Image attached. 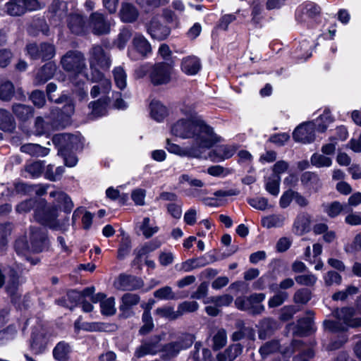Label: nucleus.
I'll return each instance as SVG.
<instances>
[{
	"label": "nucleus",
	"instance_id": "f257e3e1",
	"mask_svg": "<svg viewBox=\"0 0 361 361\" xmlns=\"http://www.w3.org/2000/svg\"><path fill=\"white\" fill-rule=\"evenodd\" d=\"M171 133L182 139H192L193 145L200 149H209L219 141L213 128L201 117L183 118L174 123Z\"/></svg>",
	"mask_w": 361,
	"mask_h": 361
},
{
	"label": "nucleus",
	"instance_id": "f03ea898",
	"mask_svg": "<svg viewBox=\"0 0 361 361\" xmlns=\"http://www.w3.org/2000/svg\"><path fill=\"white\" fill-rule=\"evenodd\" d=\"M35 209V219L42 225L47 226L53 230H61L66 231L68 226V221L66 224H60L57 219V210L56 208L50 209L47 207L44 200L29 199L23 201L16 206V210L18 213L30 212Z\"/></svg>",
	"mask_w": 361,
	"mask_h": 361
},
{
	"label": "nucleus",
	"instance_id": "7ed1b4c3",
	"mask_svg": "<svg viewBox=\"0 0 361 361\" xmlns=\"http://www.w3.org/2000/svg\"><path fill=\"white\" fill-rule=\"evenodd\" d=\"M332 314L338 321L325 320L324 326L331 332L345 331L348 328L361 326V318L355 317V310L352 307L336 309Z\"/></svg>",
	"mask_w": 361,
	"mask_h": 361
},
{
	"label": "nucleus",
	"instance_id": "20e7f679",
	"mask_svg": "<svg viewBox=\"0 0 361 361\" xmlns=\"http://www.w3.org/2000/svg\"><path fill=\"white\" fill-rule=\"evenodd\" d=\"M149 73L151 82L154 85L167 84L171 81L173 73V63L159 62L153 66L146 63L138 67L135 74L138 78L144 77Z\"/></svg>",
	"mask_w": 361,
	"mask_h": 361
},
{
	"label": "nucleus",
	"instance_id": "39448f33",
	"mask_svg": "<svg viewBox=\"0 0 361 361\" xmlns=\"http://www.w3.org/2000/svg\"><path fill=\"white\" fill-rule=\"evenodd\" d=\"M61 64L64 71L73 73L74 78L83 73L87 68L84 54L76 50L67 51L62 56Z\"/></svg>",
	"mask_w": 361,
	"mask_h": 361
},
{
	"label": "nucleus",
	"instance_id": "423d86ee",
	"mask_svg": "<svg viewBox=\"0 0 361 361\" xmlns=\"http://www.w3.org/2000/svg\"><path fill=\"white\" fill-rule=\"evenodd\" d=\"M88 61L92 73H95V71H99V68L108 69L111 64L109 51L105 50L102 46L99 44H94L90 49Z\"/></svg>",
	"mask_w": 361,
	"mask_h": 361
},
{
	"label": "nucleus",
	"instance_id": "0eeeda50",
	"mask_svg": "<svg viewBox=\"0 0 361 361\" xmlns=\"http://www.w3.org/2000/svg\"><path fill=\"white\" fill-rule=\"evenodd\" d=\"M29 239L32 252H41L49 245L47 230L40 227H30Z\"/></svg>",
	"mask_w": 361,
	"mask_h": 361
},
{
	"label": "nucleus",
	"instance_id": "6e6552de",
	"mask_svg": "<svg viewBox=\"0 0 361 361\" xmlns=\"http://www.w3.org/2000/svg\"><path fill=\"white\" fill-rule=\"evenodd\" d=\"M6 285V291L11 297L18 293L19 274L13 268L7 267L0 269V288Z\"/></svg>",
	"mask_w": 361,
	"mask_h": 361
},
{
	"label": "nucleus",
	"instance_id": "1a4fd4ad",
	"mask_svg": "<svg viewBox=\"0 0 361 361\" xmlns=\"http://www.w3.org/2000/svg\"><path fill=\"white\" fill-rule=\"evenodd\" d=\"M315 125L313 121L304 123L298 126L293 133L294 140L302 143H310L315 139Z\"/></svg>",
	"mask_w": 361,
	"mask_h": 361
},
{
	"label": "nucleus",
	"instance_id": "9d476101",
	"mask_svg": "<svg viewBox=\"0 0 361 361\" xmlns=\"http://www.w3.org/2000/svg\"><path fill=\"white\" fill-rule=\"evenodd\" d=\"M90 80L97 83L91 88L90 95L92 98H95L102 94H108L111 88V81L105 78L103 73L99 71H95V73H92Z\"/></svg>",
	"mask_w": 361,
	"mask_h": 361
},
{
	"label": "nucleus",
	"instance_id": "9b49d317",
	"mask_svg": "<svg viewBox=\"0 0 361 361\" xmlns=\"http://www.w3.org/2000/svg\"><path fill=\"white\" fill-rule=\"evenodd\" d=\"M147 32L154 39L162 41L171 33V28L161 23L157 17H153L147 25Z\"/></svg>",
	"mask_w": 361,
	"mask_h": 361
},
{
	"label": "nucleus",
	"instance_id": "f8f14e48",
	"mask_svg": "<svg viewBox=\"0 0 361 361\" xmlns=\"http://www.w3.org/2000/svg\"><path fill=\"white\" fill-rule=\"evenodd\" d=\"M49 196L54 199V206L49 207V208H56L57 214L59 213V208H61L66 213H70L72 211L74 206L73 202L66 192L61 190H53L49 192ZM47 207H48L47 205Z\"/></svg>",
	"mask_w": 361,
	"mask_h": 361
},
{
	"label": "nucleus",
	"instance_id": "ddd939ff",
	"mask_svg": "<svg viewBox=\"0 0 361 361\" xmlns=\"http://www.w3.org/2000/svg\"><path fill=\"white\" fill-rule=\"evenodd\" d=\"M144 283L141 279L126 274H121L115 282L118 290L132 291L141 288Z\"/></svg>",
	"mask_w": 361,
	"mask_h": 361
},
{
	"label": "nucleus",
	"instance_id": "4468645a",
	"mask_svg": "<svg viewBox=\"0 0 361 361\" xmlns=\"http://www.w3.org/2000/svg\"><path fill=\"white\" fill-rule=\"evenodd\" d=\"M90 25L95 35H105L110 32L111 23L103 14L95 12L90 17Z\"/></svg>",
	"mask_w": 361,
	"mask_h": 361
},
{
	"label": "nucleus",
	"instance_id": "2eb2a0df",
	"mask_svg": "<svg viewBox=\"0 0 361 361\" xmlns=\"http://www.w3.org/2000/svg\"><path fill=\"white\" fill-rule=\"evenodd\" d=\"M140 301V297L135 293H127L122 295L120 300L119 310L122 315L130 317L133 315V307L137 305Z\"/></svg>",
	"mask_w": 361,
	"mask_h": 361
},
{
	"label": "nucleus",
	"instance_id": "dca6fc26",
	"mask_svg": "<svg viewBox=\"0 0 361 361\" xmlns=\"http://www.w3.org/2000/svg\"><path fill=\"white\" fill-rule=\"evenodd\" d=\"M166 149L170 152L180 157H189L200 158L202 151L195 146L182 148L179 145L171 143L169 139L166 140Z\"/></svg>",
	"mask_w": 361,
	"mask_h": 361
},
{
	"label": "nucleus",
	"instance_id": "f3484780",
	"mask_svg": "<svg viewBox=\"0 0 361 361\" xmlns=\"http://www.w3.org/2000/svg\"><path fill=\"white\" fill-rule=\"evenodd\" d=\"M118 16L122 22L131 23L138 18L139 11L132 3L123 2L121 5Z\"/></svg>",
	"mask_w": 361,
	"mask_h": 361
},
{
	"label": "nucleus",
	"instance_id": "a211bd4d",
	"mask_svg": "<svg viewBox=\"0 0 361 361\" xmlns=\"http://www.w3.org/2000/svg\"><path fill=\"white\" fill-rule=\"evenodd\" d=\"M202 64L199 58L188 56L183 58L180 63L181 71L188 75H195L201 69Z\"/></svg>",
	"mask_w": 361,
	"mask_h": 361
},
{
	"label": "nucleus",
	"instance_id": "6ab92c4d",
	"mask_svg": "<svg viewBox=\"0 0 361 361\" xmlns=\"http://www.w3.org/2000/svg\"><path fill=\"white\" fill-rule=\"evenodd\" d=\"M302 186L310 192H317L322 188V182L319 176L311 171L304 172L300 176Z\"/></svg>",
	"mask_w": 361,
	"mask_h": 361
},
{
	"label": "nucleus",
	"instance_id": "aec40b11",
	"mask_svg": "<svg viewBox=\"0 0 361 361\" xmlns=\"http://www.w3.org/2000/svg\"><path fill=\"white\" fill-rule=\"evenodd\" d=\"M56 71V66L54 63H47L39 68L35 77L34 84L40 85L50 80Z\"/></svg>",
	"mask_w": 361,
	"mask_h": 361
},
{
	"label": "nucleus",
	"instance_id": "412c9836",
	"mask_svg": "<svg viewBox=\"0 0 361 361\" xmlns=\"http://www.w3.org/2000/svg\"><path fill=\"white\" fill-rule=\"evenodd\" d=\"M109 103V99L106 97H102L97 101L91 102L89 104V108L91 109L90 118L94 119L106 115Z\"/></svg>",
	"mask_w": 361,
	"mask_h": 361
},
{
	"label": "nucleus",
	"instance_id": "4be33fe9",
	"mask_svg": "<svg viewBox=\"0 0 361 361\" xmlns=\"http://www.w3.org/2000/svg\"><path fill=\"white\" fill-rule=\"evenodd\" d=\"M320 13V8L313 3H308L299 7L296 11V18L301 22L307 18H313Z\"/></svg>",
	"mask_w": 361,
	"mask_h": 361
},
{
	"label": "nucleus",
	"instance_id": "5701e85b",
	"mask_svg": "<svg viewBox=\"0 0 361 361\" xmlns=\"http://www.w3.org/2000/svg\"><path fill=\"white\" fill-rule=\"evenodd\" d=\"M49 118L51 123V128L54 130H58L65 128L68 123L70 118L61 113V109L53 108L51 110Z\"/></svg>",
	"mask_w": 361,
	"mask_h": 361
},
{
	"label": "nucleus",
	"instance_id": "b1692460",
	"mask_svg": "<svg viewBox=\"0 0 361 361\" xmlns=\"http://www.w3.org/2000/svg\"><path fill=\"white\" fill-rule=\"evenodd\" d=\"M133 45L143 57H147L152 53V47L149 41L141 34H135L133 39Z\"/></svg>",
	"mask_w": 361,
	"mask_h": 361
},
{
	"label": "nucleus",
	"instance_id": "393cba45",
	"mask_svg": "<svg viewBox=\"0 0 361 361\" xmlns=\"http://www.w3.org/2000/svg\"><path fill=\"white\" fill-rule=\"evenodd\" d=\"M154 341L147 342L142 343L140 347H138L135 352V355L140 358L144 357L146 355L149 354H155L157 353L160 348L159 343L160 339L157 337L154 338Z\"/></svg>",
	"mask_w": 361,
	"mask_h": 361
},
{
	"label": "nucleus",
	"instance_id": "a878e982",
	"mask_svg": "<svg viewBox=\"0 0 361 361\" xmlns=\"http://www.w3.org/2000/svg\"><path fill=\"white\" fill-rule=\"evenodd\" d=\"M243 346L240 343L231 345L223 353L217 355L218 361H233L238 355L242 353Z\"/></svg>",
	"mask_w": 361,
	"mask_h": 361
},
{
	"label": "nucleus",
	"instance_id": "bb28decb",
	"mask_svg": "<svg viewBox=\"0 0 361 361\" xmlns=\"http://www.w3.org/2000/svg\"><path fill=\"white\" fill-rule=\"evenodd\" d=\"M236 152V147L233 145H219L210 152V157H216V161L231 158Z\"/></svg>",
	"mask_w": 361,
	"mask_h": 361
},
{
	"label": "nucleus",
	"instance_id": "cd10ccee",
	"mask_svg": "<svg viewBox=\"0 0 361 361\" xmlns=\"http://www.w3.org/2000/svg\"><path fill=\"white\" fill-rule=\"evenodd\" d=\"M20 151L32 157H45L50 150L38 144L27 143L20 147Z\"/></svg>",
	"mask_w": 361,
	"mask_h": 361
},
{
	"label": "nucleus",
	"instance_id": "c85d7f7f",
	"mask_svg": "<svg viewBox=\"0 0 361 361\" xmlns=\"http://www.w3.org/2000/svg\"><path fill=\"white\" fill-rule=\"evenodd\" d=\"M68 25L71 31L76 35H80L85 32V21L83 18L79 14L69 15L68 17Z\"/></svg>",
	"mask_w": 361,
	"mask_h": 361
},
{
	"label": "nucleus",
	"instance_id": "c756f323",
	"mask_svg": "<svg viewBox=\"0 0 361 361\" xmlns=\"http://www.w3.org/2000/svg\"><path fill=\"white\" fill-rule=\"evenodd\" d=\"M277 328V323L271 318H264L259 322V338L265 339L271 335Z\"/></svg>",
	"mask_w": 361,
	"mask_h": 361
},
{
	"label": "nucleus",
	"instance_id": "7c9ffc66",
	"mask_svg": "<svg viewBox=\"0 0 361 361\" xmlns=\"http://www.w3.org/2000/svg\"><path fill=\"white\" fill-rule=\"evenodd\" d=\"M149 108L152 118L158 122L162 121L168 114L166 107L159 101L152 100Z\"/></svg>",
	"mask_w": 361,
	"mask_h": 361
},
{
	"label": "nucleus",
	"instance_id": "2f4dec72",
	"mask_svg": "<svg viewBox=\"0 0 361 361\" xmlns=\"http://www.w3.org/2000/svg\"><path fill=\"white\" fill-rule=\"evenodd\" d=\"M285 216L282 214H274L262 218V226L267 228L281 227L285 221Z\"/></svg>",
	"mask_w": 361,
	"mask_h": 361
},
{
	"label": "nucleus",
	"instance_id": "473e14b6",
	"mask_svg": "<svg viewBox=\"0 0 361 361\" xmlns=\"http://www.w3.org/2000/svg\"><path fill=\"white\" fill-rule=\"evenodd\" d=\"M71 352L70 345L65 341H61L54 348L53 355L57 361H68Z\"/></svg>",
	"mask_w": 361,
	"mask_h": 361
},
{
	"label": "nucleus",
	"instance_id": "72a5a7b5",
	"mask_svg": "<svg viewBox=\"0 0 361 361\" xmlns=\"http://www.w3.org/2000/svg\"><path fill=\"white\" fill-rule=\"evenodd\" d=\"M44 162L37 161L28 164L22 171V176L25 178H37L39 177L44 169Z\"/></svg>",
	"mask_w": 361,
	"mask_h": 361
},
{
	"label": "nucleus",
	"instance_id": "f704fd0d",
	"mask_svg": "<svg viewBox=\"0 0 361 361\" xmlns=\"http://www.w3.org/2000/svg\"><path fill=\"white\" fill-rule=\"evenodd\" d=\"M333 121L334 118L331 116L329 110L326 109L324 113L313 122L314 123L317 131L323 133L326 130L329 125Z\"/></svg>",
	"mask_w": 361,
	"mask_h": 361
},
{
	"label": "nucleus",
	"instance_id": "c9c22d12",
	"mask_svg": "<svg viewBox=\"0 0 361 361\" xmlns=\"http://www.w3.org/2000/svg\"><path fill=\"white\" fill-rule=\"evenodd\" d=\"M16 128V122L10 113L0 109V129L12 132Z\"/></svg>",
	"mask_w": 361,
	"mask_h": 361
},
{
	"label": "nucleus",
	"instance_id": "e433bc0d",
	"mask_svg": "<svg viewBox=\"0 0 361 361\" xmlns=\"http://www.w3.org/2000/svg\"><path fill=\"white\" fill-rule=\"evenodd\" d=\"M66 296L68 303L65 300H59L58 302L59 305L66 306L71 310L75 307L82 300V294L75 290L68 291Z\"/></svg>",
	"mask_w": 361,
	"mask_h": 361
},
{
	"label": "nucleus",
	"instance_id": "4c0bfd02",
	"mask_svg": "<svg viewBox=\"0 0 361 361\" xmlns=\"http://www.w3.org/2000/svg\"><path fill=\"white\" fill-rule=\"evenodd\" d=\"M14 248L18 255L25 257L26 259H28V255L32 251L30 245L27 243L26 235L19 237L16 240Z\"/></svg>",
	"mask_w": 361,
	"mask_h": 361
},
{
	"label": "nucleus",
	"instance_id": "58836bf2",
	"mask_svg": "<svg viewBox=\"0 0 361 361\" xmlns=\"http://www.w3.org/2000/svg\"><path fill=\"white\" fill-rule=\"evenodd\" d=\"M8 14L13 16H18L25 13L23 4L21 0H9L5 5Z\"/></svg>",
	"mask_w": 361,
	"mask_h": 361
},
{
	"label": "nucleus",
	"instance_id": "ea45409f",
	"mask_svg": "<svg viewBox=\"0 0 361 361\" xmlns=\"http://www.w3.org/2000/svg\"><path fill=\"white\" fill-rule=\"evenodd\" d=\"M264 293H253L249 296L250 300L252 306V314H262L265 308L260 303L265 299Z\"/></svg>",
	"mask_w": 361,
	"mask_h": 361
},
{
	"label": "nucleus",
	"instance_id": "a19ab883",
	"mask_svg": "<svg viewBox=\"0 0 361 361\" xmlns=\"http://www.w3.org/2000/svg\"><path fill=\"white\" fill-rule=\"evenodd\" d=\"M13 112L20 120L25 121L32 116V108L25 104H14Z\"/></svg>",
	"mask_w": 361,
	"mask_h": 361
},
{
	"label": "nucleus",
	"instance_id": "79ce46f5",
	"mask_svg": "<svg viewBox=\"0 0 361 361\" xmlns=\"http://www.w3.org/2000/svg\"><path fill=\"white\" fill-rule=\"evenodd\" d=\"M323 211L331 218L337 216L343 209V206L338 201H334L331 203L322 204Z\"/></svg>",
	"mask_w": 361,
	"mask_h": 361
},
{
	"label": "nucleus",
	"instance_id": "37998d69",
	"mask_svg": "<svg viewBox=\"0 0 361 361\" xmlns=\"http://www.w3.org/2000/svg\"><path fill=\"white\" fill-rule=\"evenodd\" d=\"M13 226L11 223L0 224V251H4L8 244V236L11 234Z\"/></svg>",
	"mask_w": 361,
	"mask_h": 361
},
{
	"label": "nucleus",
	"instance_id": "c03bdc74",
	"mask_svg": "<svg viewBox=\"0 0 361 361\" xmlns=\"http://www.w3.org/2000/svg\"><path fill=\"white\" fill-rule=\"evenodd\" d=\"M142 321L143 325L140 329L139 332L142 335H145L149 333L154 328L153 319L149 309H147L144 311L142 315Z\"/></svg>",
	"mask_w": 361,
	"mask_h": 361
},
{
	"label": "nucleus",
	"instance_id": "a18cd8bd",
	"mask_svg": "<svg viewBox=\"0 0 361 361\" xmlns=\"http://www.w3.org/2000/svg\"><path fill=\"white\" fill-rule=\"evenodd\" d=\"M170 0H136V3L146 12H149L161 5L169 2Z\"/></svg>",
	"mask_w": 361,
	"mask_h": 361
},
{
	"label": "nucleus",
	"instance_id": "49530a36",
	"mask_svg": "<svg viewBox=\"0 0 361 361\" xmlns=\"http://www.w3.org/2000/svg\"><path fill=\"white\" fill-rule=\"evenodd\" d=\"M276 293L269 298L268 306L269 308H274L281 306L289 297L287 292L283 290L275 291Z\"/></svg>",
	"mask_w": 361,
	"mask_h": 361
},
{
	"label": "nucleus",
	"instance_id": "de8ad7c7",
	"mask_svg": "<svg viewBox=\"0 0 361 361\" xmlns=\"http://www.w3.org/2000/svg\"><path fill=\"white\" fill-rule=\"evenodd\" d=\"M47 121L42 117H37L35 121V132L38 135H43L53 130L51 123L49 117L46 118Z\"/></svg>",
	"mask_w": 361,
	"mask_h": 361
},
{
	"label": "nucleus",
	"instance_id": "09e8293b",
	"mask_svg": "<svg viewBox=\"0 0 361 361\" xmlns=\"http://www.w3.org/2000/svg\"><path fill=\"white\" fill-rule=\"evenodd\" d=\"M14 94V87L10 81H3L0 83V99L9 101Z\"/></svg>",
	"mask_w": 361,
	"mask_h": 361
},
{
	"label": "nucleus",
	"instance_id": "8fccbe9b",
	"mask_svg": "<svg viewBox=\"0 0 361 361\" xmlns=\"http://www.w3.org/2000/svg\"><path fill=\"white\" fill-rule=\"evenodd\" d=\"M68 140L66 142V150H80L83 147V138L78 135H73L68 133Z\"/></svg>",
	"mask_w": 361,
	"mask_h": 361
},
{
	"label": "nucleus",
	"instance_id": "3c124183",
	"mask_svg": "<svg viewBox=\"0 0 361 361\" xmlns=\"http://www.w3.org/2000/svg\"><path fill=\"white\" fill-rule=\"evenodd\" d=\"M64 171L65 169L63 166H58L55 169V171H54V166L49 164L45 170L44 176L49 180L56 181L61 178Z\"/></svg>",
	"mask_w": 361,
	"mask_h": 361
},
{
	"label": "nucleus",
	"instance_id": "603ef678",
	"mask_svg": "<svg viewBox=\"0 0 361 361\" xmlns=\"http://www.w3.org/2000/svg\"><path fill=\"white\" fill-rule=\"evenodd\" d=\"M131 37V30L128 28L124 27L120 31L114 44L119 49H123Z\"/></svg>",
	"mask_w": 361,
	"mask_h": 361
},
{
	"label": "nucleus",
	"instance_id": "864d4df0",
	"mask_svg": "<svg viewBox=\"0 0 361 361\" xmlns=\"http://www.w3.org/2000/svg\"><path fill=\"white\" fill-rule=\"evenodd\" d=\"M280 344L278 341L273 340L264 343L259 350L262 357H266L270 354L274 353L279 350Z\"/></svg>",
	"mask_w": 361,
	"mask_h": 361
},
{
	"label": "nucleus",
	"instance_id": "5fc2aeb1",
	"mask_svg": "<svg viewBox=\"0 0 361 361\" xmlns=\"http://www.w3.org/2000/svg\"><path fill=\"white\" fill-rule=\"evenodd\" d=\"M150 221L151 220L149 217H145L140 226V231L146 238H149L159 231V227L157 226H151Z\"/></svg>",
	"mask_w": 361,
	"mask_h": 361
},
{
	"label": "nucleus",
	"instance_id": "6e6d98bb",
	"mask_svg": "<svg viewBox=\"0 0 361 361\" xmlns=\"http://www.w3.org/2000/svg\"><path fill=\"white\" fill-rule=\"evenodd\" d=\"M114 81L116 86L123 90L126 87V73L121 66L116 67L113 71Z\"/></svg>",
	"mask_w": 361,
	"mask_h": 361
},
{
	"label": "nucleus",
	"instance_id": "4d7b16f0",
	"mask_svg": "<svg viewBox=\"0 0 361 361\" xmlns=\"http://www.w3.org/2000/svg\"><path fill=\"white\" fill-rule=\"evenodd\" d=\"M100 307L102 314L106 316L114 315L116 312L114 298L111 297L102 301Z\"/></svg>",
	"mask_w": 361,
	"mask_h": 361
},
{
	"label": "nucleus",
	"instance_id": "13d9d810",
	"mask_svg": "<svg viewBox=\"0 0 361 361\" xmlns=\"http://www.w3.org/2000/svg\"><path fill=\"white\" fill-rule=\"evenodd\" d=\"M180 184L187 183L191 188H203L205 183L200 179L192 177L189 174H182L179 178Z\"/></svg>",
	"mask_w": 361,
	"mask_h": 361
},
{
	"label": "nucleus",
	"instance_id": "bf43d9fd",
	"mask_svg": "<svg viewBox=\"0 0 361 361\" xmlns=\"http://www.w3.org/2000/svg\"><path fill=\"white\" fill-rule=\"evenodd\" d=\"M281 177L272 176L269 177L266 183V190L271 195L276 196L279 192V184Z\"/></svg>",
	"mask_w": 361,
	"mask_h": 361
},
{
	"label": "nucleus",
	"instance_id": "052dcab7",
	"mask_svg": "<svg viewBox=\"0 0 361 361\" xmlns=\"http://www.w3.org/2000/svg\"><path fill=\"white\" fill-rule=\"evenodd\" d=\"M156 314L169 320H174L179 318L178 311H175L173 307L170 306L157 308L156 310Z\"/></svg>",
	"mask_w": 361,
	"mask_h": 361
},
{
	"label": "nucleus",
	"instance_id": "680f3d73",
	"mask_svg": "<svg viewBox=\"0 0 361 361\" xmlns=\"http://www.w3.org/2000/svg\"><path fill=\"white\" fill-rule=\"evenodd\" d=\"M344 250L350 254H355L361 251V233L357 234L351 243L344 245Z\"/></svg>",
	"mask_w": 361,
	"mask_h": 361
},
{
	"label": "nucleus",
	"instance_id": "e2e57ef3",
	"mask_svg": "<svg viewBox=\"0 0 361 361\" xmlns=\"http://www.w3.org/2000/svg\"><path fill=\"white\" fill-rule=\"evenodd\" d=\"M213 348L216 350L222 348L227 342V335L224 329H219L213 337Z\"/></svg>",
	"mask_w": 361,
	"mask_h": 361
},
{
	"label": "nucleus",
	"instance_id": "0e129e2a",
	"mask_svg": "<svg viewBox=\"0 0 361 361\" xmlns=\"http://www.w3.org/2000/svg\"><path fill=\"white\" fill-rule=\"evenodd\" d=\"M199 305L195 301H185L178 306V317L188 312H193L198 309Z\"/></svg>",
	"mask_w": 361,
	"mask_h": 361
},
{
	"label": "nucleus",
	"instance_id": "69168bd1",
	"mask_svg": "<svg viewBox=\"0 0 361 361\" xmlns=\"http://www.w3.org/2000/svg\"><path fill=\"white\" fill-rule=\"evenodd\" d=\"M311 163L316 167H329L331 165L332 161L329 157L323 154H314L311 157Z\"/></svg>",
	"mask_w": 361,
	"mask_h": 361
},
{
	"label": "nucleus",
	"instance_id": "338daca9",
	"mask_svg": "<svg viewBox=\"0 0 361 361\" xmlns=\"http://www.w3.org/2000/svg\"><path fill=\"white\" fill-rule=\"evenodd\" d=\"M154 296L159 300H173L176 295L170 286H164L157 290L154 293Z\"/></svg>",
	"mask_w": 361,
	"mask_h": 361
},
{
	"label": "nucleus",
	"instance_id": "774afa93",
	"mask_svg": "<svg viewBox=\"0 0 361 361\" xmlns=\"http://www.w3.org/2000/svg\"><path fill=\"white\" fill-rule=\"evenodd\" d=\"M55 47L49 43L40 44V56L42 60H49L55 55Z\"/></svg>",
	"mask_w": 361,
	"mask_h": 361
}]
</instances>
